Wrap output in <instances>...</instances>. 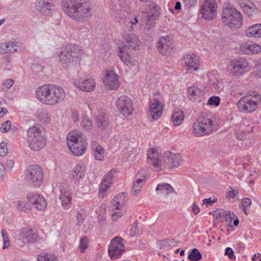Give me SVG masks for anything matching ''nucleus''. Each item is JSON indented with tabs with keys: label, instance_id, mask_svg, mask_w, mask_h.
Returning a JSON list of instances; mask_svg holds the SVG:
<instances>
[{
	"label": "nucleus",
	"instance_id": "a878e982",
	"mask_svg": "<svg viewBox=\"0 0 261 261\" xmlns=\"http://www.w3.org/2000/svg\"><path fill=\"white\" fill-rule=\"evenodd\" d=\"M61 194L60 199L62 206L65 209L68 210L72 205V196L70 190L67 187L60 188Z\"/></svg>",
	"mask_w": 261,
	"mask_h": 261
},
{
	"label": "nucleus",
	"instance_id": "cd10ccee",
	"mask_svg": "<svg viewBox=\"0 0 261 261\" xmlns=\"http://www.w3.org/2000/svg\"><path fill=\"white\" fill-rule=\"evenodd\" d=\"M162 112L163 108L161 102L156 98L153 99L150 102L149 112L151 117L155 120L158 119Z\"/></svg>",
	"mask_w": 261,
	"mask_h": 261
},
{
	"label": "nucleus",
	"instance_id": "0e129e2a",
	"mask_svg": "<svg viewBox=\"0 0 261 261\" xmlns=\"http://www.w3.org/2000/svg\"><path fill=\"white\" fill-rule=\"evenodd\" d=\"M216 201V198H213V199H212L211 198H205L203 200V204L206 205V206H208L212 205Z\"/></svg>",
	"mask_w": 261,
	"mask_h": 261
},
{
	"label": "nucleus",
	"instance_id": "1a4fd4ad",
	"mask_svg": "<svg viewBox=\"0 0 261 261\" xmlns=\"http://www.w3.org/2000/svg\"><path fill=\"white\" fill-rule=\"evenodd\" d=\"M147 164L154 167L156 171H161L168 167L166 162V152L163 153L161 150L156 148H150L147 150Z\"/></svg>",
	"mask_w": 261,
	"mask_h": 261
},
{
	"label": "nucleus",
	"instance_id": "6e6d98bb",
	"mask_svg": "<svg viewBox=\"0 0 261 261\" xmlns=\"http://www.w3.org/2000/svg\"><path fill=\"white\" fill-rule=\"evenodd\" d=\"M10 127L11 122L9 120H7L2 124L0 129L1 132L4 133L7 132L10 129Z\"/></svg>",
	"mask_w": 261,
	"mask_h": 261
},
{
	"label": "nucleus",
	"instance_id": "8fccbe9b",
	"mask_svg": "<svg viewBox=\"0 0 261 261\" xmlns=\"http://www.w3.org/2000/svg\"><path fill=\"white\" fill-rule=\"evenodd\" d=\"M210 86H211L215 90L219 91L222 86V82L218 79L212 80L211 79L210 80Z\"/></svg>",
	"mask_w": 261,
	"mask_h": 261
},
{
	"label": "nucleus",
	"instance_id": "a18cd8bd",
	"mask_svg": "<svg viewBox=\"0 0 261 261\" xmlns=\"http://www.w3.org/2000/svg\"><path fill=\"white\" fill-rule=\"evenodd\" d=\"M123 215V213L122 211V209L115 208V206H112L111 217L113 221H117Z\"/></svg>",
	"mask_w": 261,
	"mask_h": 261
},
{
	"label": "nucleus",
	"instance_id": "473e14b6",
	"mask_svg": "<svg viewBox=\"0 0 261 261\" xmlns=\"http://www.w3.org/2000/svg\"><path fill=\"white\" fill-rule=\"evenodd\" d=\"M188 97L192 101H200L202 96V92L200 89L195 86H190L188 89Z\"/></svg>",
	"mask_w": 261,
	"mask_h": 261
},
{
	"label": "nucleus",
	"instance_id": "7ed1b4c3",
	"mask_svg": "<svg viewBox=\"0 0 261 261\" xmlns=\"http://www.w3.org/2000/svg\"><path fill=\"white\" fill-rule=\"evenodd\" d=\"M44 129L43 126L40 124H36L28 129L27 141L32 150L39 151L45 146Z\"/></svg>",
	"mask_w": 261,
	"mask_h": 261
},
{
	"label": "nucleus",
	"instance_id": "c756f323",
	"mask_svg": "<svg viewBox=\"0 0 261 261\" xmlns=\"http://www.w3.org/2000/svg\"><path fill=\"white\" fill-rule=\"evenodd\" d=\"M181 161V157L179 154L166 151V162L169 164L167 168L177 167L180 165Z\"/></svg>",
	"mask_w": 261,
	"mask_h": 261
},
{
	"label": "nucleus",
	"instance_id": "2eb2a0df",
	"mask_svg": "<svg viewBox=\"0 0 261 261\" xmlns=\"http://www.w3.org/2000/svg\"><path fill=\"white\" fill-rule=\"evenodd\" d=\"M116 106L120 112L124 116L132 115L133 106L132 100L127 96H120L116 101Z\"/></svg>",
	"mask_w": 261,
	"mask_h": 261
},
{
	"label": "nucleus",
	"instance_id": "6ab92c4d",
	"mask_svg": "<svg viewBox=\"0 0 261 261\" xmlns=\"http://www.w3.org/2000/svg\"><path fill=\"white\" fill-rule=\"evenodd\" d=\"M122 38L133 49H138L141 43L137 35L129 30H124L122 34Z\"/></svg>",
	"mask_w": 261,
	"mask_h": 261
},
{
	"label": "nucleus",
	"instance_id": "423d86ee",
	"mask_svg": "<svg viewBox=\"0 0 261 261\" xmlns=\"http://www.w3.org/2000/svg\"><path fill=\"white\" fill-rule=\"evenodd\" d=\"M57 54L59 57L60 63L64 66H68L73 60L81 58L83 52L80 46L68 44L59 48Z\"/></svg>",
	"mask_w": 261,
	"mask_h": 261
},
{
	"label": "nucleus",
	"instance_id": "2f4dec72",
	"mask_svg": "<svg viewBox=\"0 0 261 261\" xmlns=\"http://www.w3.org/2000/svg\"><path fill=\"white\" fill-rule=\"evenodd\" d=\"M36 7L38 11L46 14L54 9V5L49 0H36Z\"/></svg>",
	"mask_w": 261,
	"mask_h": 261
},
{
	"label": "nucleus",
	"instance_id": "13d9d810",
	"mask_svg": "<svg viewBox=\"0 0 261 261\" xmlns=\"http://www.w3.org/2000/svg\"><path fill=\"white\" fill-rule=\"evenodd\" d=\"M8 153L7 148L5 143L2 142L0 144V155L5 156Z\"/></svg>",
	"mask_w": 261,
	"mask_h": 261
},
{
	"label": "nucleus",
	"instance_id": "412c9836",
	"mask_svg": "<svg viewBox=\"0 0 261 261\" xmlns=\"http://www.w3.org/2000/svg\"><path fill=\"white\" fill-rule=\"evenodd\" d=\"M115 172V170H111L104 176L99 189L98 196L99 197L103 198L105 196L107 191L112 184L113 177Z\"/></svg>",
	"mask_w": 261,
	"mask_h": 261
},
{
	"label": "nucleus",
	"instance_id": "a211bd4d",
	"mask_svg": "<svg viewBox=\"0 0 261 261\" xmlns=\"http://www.w3.org/2000/svg\"><path fill=\"white\" fill-rule=\"evenodd\" d=\"M158 49L159 53L164 56L169 54L173 49V41L168 36L161 37L158 42Z\"/></svg>",
	"mask_w": 261,
	"mask_h": 261
},
{
	"label": "nucleus",
	"instance_id": "a19ab883",
	"mask_svg": "<svg viewBox=\"0 0 261 261\" xmlns=\"http://www.w3.org/2000/svg\"><path fill=\"white\" fill-rule=\"evenodd\" d=\"M201 258V253L196 248L192 249L188 256V258L191 261H198Z\"/></svg>",
	"mask_w": 261,
	"mask_h": 261
},
{
	"label": "nucleus",
	"instance_id": "b1692460",
	"mask_svg": "<svg viewBox=\"0 0 261 261\" xmlns=\"http://www.w3.org/2000/svg\"><path fill=\"white\" fill-rule=\"evenodd\" d=\"M74 84L76 87L86 92L93 91L96 87L95 81L92 78L76 80L74 81Z\"/></svg>",
	"mask_w": 261,
	"mask_h": 261
},
{
	"label": "nucleus",
	"instance_id": "9b49d317",
	"mask_svg": "<svg viewBox=\"0 0 261 261\" xmlns=\"http://www.w3.org/2000/svg\"><path fill=\"white\" fill-rule=\"evenodd\" d=\"M17 236L18 242L17 243L18 244L20 242L18 245L20 247L23 246L25 243H34L39 238L36 231L29 227H23L19 230Z\"/></svg>",
	"mask_w": 261,
	"mask_h": 261
},
{
	"label": "nucleus",
	"instance_id": "0eeeda50",
	"mask_svg": "<svg viewBox=\"0 0 261 261\" xmlns=\"http://www.w3.org/2000/svg\"><path fill=\"white\" fill-rule=\"evenodd\" d=\"M221 20L224 24L231 29H239L243 24V17L240 12L229 4L223 9Z\"/></svg>",
	"mask_w": 261,
	"mask_h": 261
},
{
	"label": "nucleus",
	"instance_id": "f257e3e1",
	"mask_svg": "<svg viewBox=\"0 0 261 261\" xmlns=\"http://www.w3.org/2000/svg\"><path fill=\"white\" fill-rule=\"evenodd\" d=\"M62 6L65 13L77 22H86L92 15L91 8L86 0H62Z\"/></svg>",
	"mask_w": 261,
	"mask_h": 261
},
{
	"label": "nucleus",
	"instance_id": "f8f14e48",
	"mask_svg": "<svg viewBox=\"0 0 261 261\" xmlns=\"http://www.w3.org/2000/svg\"><path fill=\"white\" fill-rule=\"evenodd\" d=\"M217 8L216 0H205L200 8L202 17L206 20L214 19L217 15Z\"/></svg>",
	"mask_w": 261,
	"mask_h": 261
},
{
	"label": "nucleus",
	"instance_id": "9d476101",
	"mask_svg": "<svg viewBox=\"0 0 261 261\" xmlns=\"http://www.w3.org/2000/svg\"><path fill=\"white\" fill-rule=\"evenodd\" d=\"M260 101L259 95L254 93L253 94L246 95L241 98L238 101L237 106L241 112L251 113L257 109Z\"/></svg>",
	"mask_w": 261,
	"mask_h": 261
},
{
	"label": "nucleus",
	"instance_id": "864d4df0",
	"mask_svg": "<svg viewBox=\"0 0 261 261\" xmlns=\"http://www.w3.org/2000/svg\"><path fill=\"white\" fill-rule=\"evenodd\" d=\"M85 213L84 211H82L81 212H79L76 214V221H77V225L79 226H81L84 222V220L85 219Z\"/></svg>",
	"mask_w": 261,
	"mask_h": 261
},
{
	"label": "nucleus",
	"instance_id": "393cba45",
	"mask_svg": "<svg viewBox=\"0 0 261 261\" xmlns=\"http://www.w3.org/2000/svg\"><path fill=\"white\" fill-rule=\"evenodd\" d=\"M22 46L18 42H8L3 43L0 45V54L6 53L19 52L22 50Z\"/></svg>",
	"mask_w": 261,
	"mask_h": 261
},
{
	"label": "nucleus",
	"instance_id": "37998d69",
	"mask_svg": "<svg viewBox=\"0 0 261 261\" xmlns=\"http://www.w3.org/2000/svg\"><path fill=\"white\" fill-rule=\"evenodd\" d=\"M89 241L88 238L86 236L82 237L80 239L79 248L80 252L84 253L89 247Z\"/></svg>",
	"mask_w": 261,
	"mask_h": 261
},
{
	"label": "nucleus",
	"instance_id": "ea45409f",
	"mask_svg": "<svg viewBox=\"0 0 261 261\" xmlns=\"http://www.w3.org/2000/svg\"><path fill=\"white\" fill-rule=\"evenodd\" d=\"M38 116L40 121L43 123H49L51 121V115L46 110H42Z\"/></svg>",
	"mask_w": 261,
	"mask_h": 261
},
{
	"label": "nucleus",
	"instance_id": "f3484780",
	"mask_svg": "<svg viewBox=\"0 0 261 261\" xmlns=\"http://www.w3.org/2000/svg\"><path fill=\"white\" fill-rule=\"evenodd\" d=\"M127 45H124L119 48V57L122 62L129 67H132L136 65L137 60L136 57L128 51Z\"/></svg>",
	"mask_w": 261,
	"mask_h": 261
},
{
	"label": "nucleus",
	"instance_id": "4d7b16f0",
	"mask_svg": "<svg viewBox=\"0 0 261 261\" xmlns=\"http://www.w3.org/2000/svg\"><path fill=\"white\" fill-rule=\"evenodd\" d=\"M18 208L25 213H28L30 211V208L28 206L27 204L23 201H19L18 204Z\"/></svg>",
	"mask_w": 261,
	"mask_h": 261
},
{
	"label": "nucleus",
	"instance_id": "aec40b11",
	"mask_svg": "<svg viewBox=\"0 0 261 261\" xmlns=\"http://www.w3.org/2000/svg\"><path fill=\"white\" fill-rule=\"evenodd\" d=\"M27 198L28 201L38 210H44L47 206L44 198L38 193H30L28 194Z\"/></svg>",
	"mask_w": 261,
	"mask_h": 261
},
{
	"label": "nucleus",
	"instance_id": "5701e85b",
	"mask_svg": "<svg viewBox=\"0 0 261 261\" xmlns=\"http://www.w3.org/2000/svg\"><path fill=\"white\" fill-rule=\"evenodd\" d=\"M103 83L109 89H116L119 87V76L113 71H107Z\"/></svg>",
	"mask_w": 261,
	"mask_h": 261
},
{
	"label": "nucleus",
	"instance_id": "58836bf2",
	"mask_svg": "<svg viewBox=\"0 0 261 261\" xmlns=\"http://www.w3.org/2000/svg\"><path fill=\"white\" fill-rule=\"evenodd\" d=\"M172 122L174 126L179 125L184 119V115L181 111H174L172 116Z\"/></svg>",
	"mask_w": 261,
	"mask_h": 261
},
{
	"label": "nucleus",
	"instance_id": "ddd939ff",
	"mask_svg": "<svg viewBox=\"0 0 261 261\" xmlns=\"http://www.w3.org/2000/svg\"><path fill=\"white\" fill-rule=\"evenodd\" d=\"M123 240L119 237H115L109 246L108 253L110 258L114 259L118 258L125 251Z\"/></svg>",
	"mask_w": 261,
	"mask_h": 261
},
{
	"label": "nucleus",
	"instance_id": "6e6552de",
	"mask_svg": "<svg viewBox=\"0 0 261 261\" xmlns=\"http://www.w3.org/2000/svg\"><path fill=\"white\" fill-rule=\"evenodd\" d=\"M155 10H151L148 12L142 13V19L139 20V15L137 14H133L130 15L129 18V23L131 24L130 27L127 30H129L132 32H134V26L138 23L144 28L150 29L153 25V21L159 16V10L157 8L154 7Z\"/></svg>",
	"mask_w": 261,
	"mask_h": 261
},
{
	"label": "nucleus",
	"instance_id": "20e7f679",
	"mask_svg": "<svg viewBox=\"0 0 261 261\" xmlns=\"http://www.w3.org/2000/svg\"><path fill=\"white\" fill-rule=\"evenodd\" d=\"M67 143L71 151L76 156L83 155L88 144L85 136L79 130L70 132L67 137Z\"/></svg>",
	"mask_w": 261,
	"mask_h": 261
},
{
	"label": "nucleus",
	"instance_id": "4c0bfd02",
	"mask_svg": "<svg viewBox=\"0 0 261 261\" xmlns=\"http://www.w3.org/2000/svg\"><path fill=\"white\" fill-rule=\"evenodd\" d=\"M155 190L158 194L163 195H168L172 192H175L173 187L168 184L158 185Z\"/></svg>",
	"mask_w": 261,
	"mask_h": 261
},
{
	"label": "nucleus",
	"instance_id": "603ef678",
	"mask_svg": "<svg viewBox=\"0 0 261 261\" xmlns=\"http://www.w3.org/2000/svg\"><path fill=\"white\" fill-rule=\"evenodd\" d=\"M14 80L11 79L6 80L3 84L2 89L4 91H7L14 84Z\"/></svg>",
	"mask_w": 261,
	"mask_h": 261
},
{
	"label": "nucleus",
	"instance_id": "c9c22d12",
	"mask_svg": "<svg viewBox=\"0 0 261 261\" xmlns=\"http://www.w3.org/2000/svg\"><path fill=\"white\" fill-rule=\"evenodd\" d=\"M248 37L258 38L261 37V24L257 23L249 27L246 31Z\"/></svg>",
	"mask_w": 261,
	"mask_h": 261
},
{
	"label": "nucleus",
	"instance_id": "5fc2aeb1",
	"mask_svg": "<svg viewBox=\"0 0 261 261\" xmlns=\"http://www.w3.org/2000/svg\"><path fill=\"white\" fill-rule=\"evenodd\" d=\"M120 5L124 9H130L133 4V0H120Z\"/></svg>",
	"mask_w": 261,
	"mask_h": 261
},
{
	"label": "nucleus",
	"instance_id": "4468645a",
	"mask_svg": "<svg viewBox=\"0 0 261 261\" xmlns=\"http://www.w3.org/2000/svg\"><path fill=\"white\" fill-rule=\"evenodd\" d=\"M27 178L30 181L34 184L35 186L39 187L43 179V170L37 165L30 166L26 171Z\"/></svg>",
	"mask_w": 261,
	"mask_h": 261
},
{
	"label": "nucleus",
	"instance_id": "bb28decb",
	"mask_svg": "<svg viewBox=\"0 0 261 261\" xmlns=\"http://www.w3.org/2000/svg\"><path fill=\"white\" fill-rule=\"evenodd\" d=\"M146 177L145 170H142L138 172L132 188V192L135 194H138L141 191V188L145 182Z\"/></svg>",
	"mask_w": 261,
	"mask_h": 261
},
{
	"label": "nucleus",
	"instance_id": "09e8293b",
	"mask_svg": "<svg viewBox=\"0 0 261 261\" xmlns=\"http://www.w3.org/2000/svg\"><path fill=\"white\" fill-rule=\"evenodd\" d=\"M251 203L252 201L250 198H245L242 200L240 206L242 208L243 212L246 215H247V208L251 205Z\"/></svg>",
	"mask_w": 261,
	"mask_h": 261
},
{
	"label": "nucleus",
	"instance_id": "4be33fe9",
	"mask_svg": "<svg viewBox=\"0 0 261 261\" xmlns=\"http://www.w3.org/2000/svg\"><path fill=\"white\" fill-rule=\"evenodd\" d=\"M232 73L236 76L241 75L250 69L249 64L246 60L241 59L232 62Z\"/></svg>",
	"mask_w": 261,
	"mask_h": 261
},
{
	"label": "nucleus",
	"instance_id": "72a5a7b5",
	"mask_svg": "<svg viewBox=\"0 0 261 261\" xmlns=\"http://www.w3.org/2000/svg\"><path fill=\"white\" fill-rule=\"evenodd\" d=\"M85 166L83 164L80 163L73 170L72 173V178L74 180L80 181L85 176Z\"/></svg>",
	"mask_w": 261,
	"mask_h": 261
},
{
	"label": "nucleus",
	"instance_id": "f03ea898",
	"mask_svg": "<svg viewBox=\"0 0 261 261\" xmlns=\"http://www.w3.org/2000/svg\"><path fill=\"white\" fill-rule=\"evenodd\" d=\"M36 96L42 103L53 106L62 102L66 94L64 89L59 86L45 84L37 89Z\"/></svg>",
	"mask_w": 261,
	"mask_h": 261
},
{
	"label": "nucleus",
	"instance_id": "c85d7f7f",
	"mask_svg": "<svg viewBox=\"0 0 261 261\" xmlns=\"http://www.w3.org/2000/svg\"><path fill=\"white\" fill-rule=\"evenodd\" d=\"M239 3L244 13L248 16L252 17L256 14V6L249 0H239Z\"/></svg>",
	"mask_w": 261,
	"mask_h": 261
},
{
	"label": "nucleus",
	"instance_id": "39448f33",
	"mask_svg": "<svg viewBox=\"0 0 261 261\" xmlns=\"http://www.w3.org/2000/svg\"><path fill=\"white\" fill-rule=\"evenodd\" d=\"M216 127V123L208 116H198L192 125V133L195 137L211 134Z\"/></svg>",
	"mask_w": 261,
	"mask_h": 261
},
{
	"label": "nucleus",
	"instance_id": "f704fd0d",
	"mask_svg": "<svg viewBox=\"0 0 261 261\" xmlns=\"http://www.w3.org/2000/svg\"><path fill=\"white\" fill-rule=\"evenodd\" d=\"M126 194L121 192L117 194L113 198L112 206L115 208L122 209L126 201Z\"/></svg>",
	"mask_w": 261,
	"mask_h": 261
},
{
	"label": "nucleus",
	"instance_id": "680f3d73",
	"mask_svg": "<svg viewBox=\"0 0 261 261\" xmlns=\"http://www.w3.org/2000/svg\"><path fill=\"white\" fill-rule=\"evenodd\" d=\"M228 190L227 192V197L228 198H234L238 194V192L233 190L231 187H229Z\"/></svg>",
	"mask_w": 261,
	"mask_h": 261
},
{
	"label": "nucleus",
	"instance_id": "de8ad7c7",
	"mask_svg": "<svg viewBox=\"0 0 261 261\" xmlns=\"http://www.w3.org/2000/svg\"><path fill=\"white\" fill-rule=\"evenodd\" d=\"M2 234L3 237V240L4 243V245L3 248L4 249L8 248L10 246V243L8 237V233L6 229H2Z\"/></svg>",
	"mask_w": 261,
	"mask_h": 261
},
{
	"label": "nucleus",
	"instance_id": "774afa93",
	"mask_svg": "<svg viewBox=\"0 0 261 261\" xmlns=\"http://www.w3.org/2000/svg\"><path fill=\"white\" fill-rule=\"evenodd\" d=\"M7 112L8 110L7 109L0 108V118L3 117Z\"/></svg>",
	"mask_w": 261,
	"mask_h": 261
},
{
	"label": "nucleus",
	"instance_id": "79ce46f5",
	"mask_svg": "<svg viewBox=\"0 0 261 261\" xmlns=\"http://www.w3.org/2000/svg\"><path fill=\"white\" fill-rule=\"evenodd\" d=\"M37 261H59L55 255L42 253L38 256Z\"/></svg>",
	"mask_w": 261,
	"mask_h": 261
},
{
	"label": "nucleus",
	"instance_id": "338daca9",
	"mask_svg": "<svg viewBox=\"0 0 261 261\" xmlns=\"http://www.w3.org/2000/svg\"><path fill=\"white\" fill-rule=\"evenodd\" d=\"M14 162L12 160H9L7 162L6 166L9 169H11L14 166Z\"/></svg>",
	"mask_w": 261,
	"mask_h": 261
},
{
	"label": "nucleus",
	"instance_id": "e433bc0d",
	"mask_svg": "<svg viewBox=\"0 0 261 261\" xmlns=\"http://www.w3.org/2000/svg\"><path fill=\"white\" fill-rule=\"evenodd\" d=\"M95 122L99 129L105 130L108 126L109 121L108 118L103 113H98V114L95 116Z\"/></svg>",
	"mask_w": 261,
	"mask_h": 261
},
{
	"label": "nucleus",
	"instance_id": "3c124183",
	"mask_svg": "<svg viewBox=\"0 0 261 261\" xmlns=\"http://www.w3.org/2000/svg\"><path fill=\"white\" fill-rule=\"evenodd\" d=\"M220 99L218 96H211L209 98L207 104L211 106L217 107L220 104Z\"/></svg>",
	"mask_w": 261,
	"mask_h": 261
},
{
	"label": "nucleus",
	"instance_id": "c03bdc74",
	"mask_svg": "<svg viewBox=\"0 0 261 261\" xmlns=\"http://www.w3.org/2000/svg\"><path fill=\"white\" fill-rule=\"evenodd\" d=\"M93 154L96 160L102 161L104 158L105 150L100 146L98 145L94 150Z\"/></svg>",
	"mask_w": 261,
	"mask_h": 261
},
{
	"label": "nucleus",
	"instance_id": "49530a36",
	"mask_svg": "<svg viewBox=\"0 0 261 261\" xmlns=\"http://www.w3.org/2000/svg\"><path fill=\"white\" fill-rule=\"evenodd\" d=\"M81 126L86 130L89 131L92 127V123L87 116H84L81 121Z\"/></svg>",
	"mask_w": 261,
	"mask_h": 261
},
{
	"label": "nucleus",
	"instance_id": "dca6fc26",
	"mask_svg": "<svg viewBox=\"0 0 261 261\" xmlns=\"http://www.w3.org/2000/svg\"><path fill=\"white\" fill-rule=\"evenodd\" d=\"M182 64L187 73L196 71L199 69V57L195 54H188L184 56Z\"/></svg>",
	"mask_w": 261,
	"mask_h": 261
},
{
	"label": "nucleus",
	"instance_id": "e2e57ef3",
	"mask_svg": "<svg viewBox=\"0 0 261 261\" xmlns=\"http://www.w3.org/2000/svg\"><path fill=\"white\" fill-rule=\"evenodd\" d=\"M185 3V6L188 8H190L194 7L196 4L197 0H182Z\"/></svg>",
	"mask_w": 261,
	"mask_h": 261
},
{
	"label": "nucleus",
	"instance_id": "69168bd1",
	"mask_svg": "<svg viewBox=\"0 0 261 261\" xmlns=\"http://www.w3.org/2000/svg\"><path fill=\"white\" fill-rule=\"evenodd\" d=\"M192 211L195 215H197L199 213L200 208L196 204H194L192 206Z\"/></svg>",
	"mask_w": 261,
	"mask_h": 261
},
{
	"label": "nucleus",
	"instance_id": "052dcab7",
	"mask_svg": "<svg viewBox=\"0 0 261 261\" xmlns=\"http://www.w3.org/2000/svg\"><path fill=\"white\" fill-rule=\"evenodd\" d=\"M225 255H227L230 259H235L234 256V252L233 250L230 247H227L225 249Z\"/></svg>",
	"mask_w": 261,
	"mask_h": 261
},
{
	"label": "nucleus",
	"instance_id": "bf43d9fd",
	"mask_svg": "<svg viewBox=\"0 0 261 261\" xmlns=\"http://www.w3.org/2000/svg\"><path fill=\"white\" fill-rule=\"evenodd\" d=\"M254 72L256 75L261 77V60L255 64Z\"/></svg>",
	"mask_w": 261,
	"mask_h": 261
},
{
	"label": "nucleus",
	"instance_id": "7c9ffc66",
	"mask_svg": "<svg viewBox=\"0 0 261 261\" xmlns=\"http://www.w3.org/2000/svg\"><path fill=\"white\" fill-rule=\"evenodd\" d=\"M241 50L248 55L256 54L261 51V46L255 43H243L241 45Z\"/></svg>",
	"mask_w": 261,
	"mask_h": 261
}]
</instances>
